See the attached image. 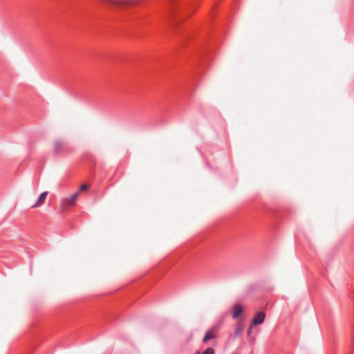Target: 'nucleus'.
Listing matches in <instances>:
<instances>
[{
  "mask_svg": "<svg viewBox=\"0 0 354 354\" xmlns=\"http://www.w3.org/2000/svg\"><path fill=\"white\" fill-rule=\"evenodd\" d=\"M104 3L114 8L123 9L126 7L133 6L135 1L131 0H102Z\"/></svg>",
  "mask_w": 354,
  "mask_h": 354,
  "instance_id": "nucleus-1",
  "label": "nucleus"
},
{
  "mask_svg": "<svg viewBox=\"0 0 354 354\" xmlns=\"http://www.w3.org/2000/svg\"><path fill=\"white\" fill-rule=\"evenodd\" d=\"M170 3H171V6H170V8H169V12H170L171 17L172 18V23H173L174 26H177L178 25V24L183 19V17H178L177 16H176V12H177V8H176V5H175L176 3H177L176 0H170Z\"/></svg>",
  "mask_w": 354,
  "mask_h": 354,
  "instance_id": "nucleus-2",
  "label": "nucleus"
},
{
  "mask_svg": "<svg viewBox=\"0 0 354 354\" xmlns=\"http://www.w3.org/2000/svg\"><path fill=\"white\" fill-rule=\"evenodd\" d=\"M68 151L67 144L62 140H56L54 145V153L56 155H59L62 153Z\"/></svg>",
  "mask_w": 354,
  "mask_h": 354,
  "instance_id": "nucleus-3",
  "label": "nucleus"
},
{
  "mask_svg": "<svg viewBox=\"0 0 354 354\" xmlns=\"http://www.w3.org/2000/svg\"><path fill=\"white\" fill-rule=\"evenodd\" d=\"M266 315L263 312H258L253 317L251 324L252 326H257L263 323Z\"/></svg>",
  "mask_w": 354,
  "mask_h": 354,
  "instance_id": "nucleus-4",
  "label": "nucleus"
},
{
  "mask_svg": "<svg viewBox=\"0 0 354 354\" xmlns=\"http://www.w3.org/2000/svg\"><path fill=\"white\" fill-rule=\"evenodd\" d=\"M243 308L239 304H236L232 308V317L233 319H238L243 313Z\"/></svg>",
  "mask_w": 354,
  "mask_h": 354,
  "instance_id": "nucleus-5",
  "label": "nucleus"
},
{
  "mask_svg": "<svg viewBox=\"0 0 354 354\" xmlns=\"http://www.w3.org/2000/svg\"><path fill=\"white\" fill-rule=\"evenodd\" d=\"M48 192H44L41 193L39 195V198H37L36 203L31 206V208L41 207L44 203V202L46 199V197L48 196Z\"/></svg>",
  "mask_w": 354,
  "mask_h": 354,
  "instance_id": "nucleus-6",
  "label": "nucleus"
},
{
  "mask_svg": "<svg viewBox=\"0 0 354 354\" xmlns=\"http://www.w3.org/2000/svg\"><path fill=\"white\" fill-rule=\"evenodd\" d=\"M75 205V203L69 200V197L63 198L60 203V207L64 210Z\"/></svg>",
  "mask_w": 354,
  "mask_h": 354,
  "instance_id": "nucleus-7",
  "label": "nucleus"
},
{
  "mask_svg": "<svg viewBox=\"0 0 354 354\" xmlns=\"http://www.w3.org/2000/svg\"><path fill=\"white\" fill-rule=\"evenodd\" d=\"M216 337V334L214 332L213 329H209V330H207L204 337H203V343H205L207 342V341L212 339H214Z\"/></svg>",
  "mask_w": 354,
  "mask_h": 354,
  "instance_id": "nucleus-8",
  "label": "nucleus"
},
{
  "mask_svg": "<svg viewBox=\"0 0 354 354\" xmlns=\"http://www.w3.org/2000/svg\"><path fill=\"white\" fill-rule=\"evenodd\" d=\"M243 330V326L241 324H237L234 329V335L238 337Z\"/></svg>",
  "mask_w": 354,
  "mask_h": 354,
  "instance_id": "nucleus-9",
  "label": "nucleus"
},
{
  "mask_svg": "<svg viewBox=\"0 0 354 354\" xmlns=\"http://www.w3.org/2000/svg\"><path fill=\"white\" fill-rule=\"evenodd\" d=\"M215 353V351L213 348L212 347H209L207 348H206L203 353L202 354H214Z\"/></svg>",
  "mask_w": 354,
  "mask_h": 354,
  "instance_id": "nucleus-10",
  "label": "nucleus"
},
{
  "mask_svg": "<svg viewBox=\"0 0 354 354\" xmlns=\"http://www.w3.org/2000/svg\"><path fill=\"white\" fill-rule=\"evenodd\" d=\"M79 194H80L79 192L75 193L74 194H73L71 196L69 197V200L75 203L76 200L79 196Z\"/></svg>",
  "mask_w": 354,
  "mask_h": 354,
  "instance_id": "nucleus-11",
  "label": "nucleus"
},
{
  "mask_svg": "<svg viewBox=\"0 0 354 354\" xmlns=\"http://www.w3.org/2000/svg\"><path fill=\"white\" fill-rule=\"evenodd\" d=\"M88 189V185H86V184H83V185H82L80 186V187L79 193H80V192L86 191V190H87Z\"/></svg>",
  "mask_w": 354,
  "mask_h": 354,
  "instance_id": "nucleus-12",
  "label": "nucleus"
},
{
  "mask_svg": "<svg viewBox=\"0 0 354 354\" xmlns=\"http://www.w3.org/2000/svg\"><path fill=\"white\" fill-rule=\"evenodd\" d=\"M190 35V33L189 32H186L184 36H183V41H185L188 39V37H189Z\"/></svg>",
  "mask_w": 354,
  "mask_h": 354,
  "instance_id": "nucleus-13",
  "label": "nucleus"
},
{
  "mask_svg": "<svg viewBox=\"0 0 354 354\" xmlns=\"http://www.w3.org/2000/svg\"><path fill=\"white\" fill-rule=\"evenodd\" d=\"M252 326L251 325V326L249 327V328L248 329V330H247V335H248V336H250V334H251V332H252Z\"/></svg>",
  "mask_w": 354,
  "mask_h": 354,
  "instance_id": "nucleus-14",
  "label": "nucleus"
},
{
  "mask_svg": "<svg viewBox=\"0 0 354 354\" xmlns=\"http://www.w3.org/2000/svg\"><path fill=\"white\" fill-rule=\"evenodd\" d=\"M195 354H199V351H197Z\"/></svg>",
  "mask_w": 354,
  "mask_h": 354,
  "instance_id": "nucleus-15",
  "label": "nucleus"
}]
</instances>
